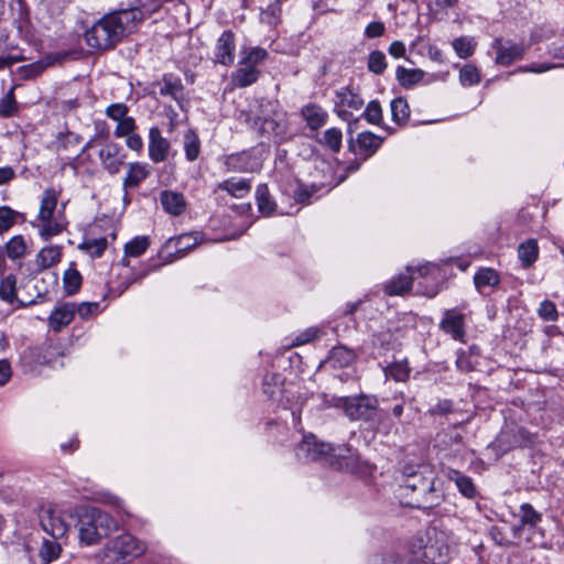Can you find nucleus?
Listing matches in <instances>:
<instances>
[{
  "mask_svg": "<svg viewBox=\"0 0 564 564\" xmlns=\"http://www.w3.org/2000/svg\"><path fill=\"white\" fill-rule=\"evenodd\" d=\"M77 529L82 543L96 544L107 536L113 528L112 518L99 508L85 507L78 510Z\"/></svg>",
  "mask_w": 564,
  "mask_h": 564,
  "instance_id": "obj_4",
  "label": "nucleus"
},
{
  "mask_svg": "<svg viewBox=\"0 0 564 564\" xmlns=\"http://www.w3.org/2000/svg\"><path fill=\"white\" fill-rule=\"evenodd\" d=\"M63 282L65 293L73 295L80 289L83 278L78 270L69 268L64 272Z\"/></svg>",
  "mask_w": 564,
  "mask_h": 564,
  "instance_id": "obj_40",
  "label": "nucleus"
},
{
  "mask_svg": "<svg viewBox=\"0 0 564 564\" xmlns=\"http://www.w3.org/2000/svg\"><path fill=\"white\" fill-rule=\"evenodd\" d=\"M387 66L388 64L383 52L378 50L370 52L367 62V68L369 72L376 75H381L387 69Z\"/></svg>",
  "mask_w": 564,
  "mask_h": 564,
  "instance_id": "obj_44",
  "label": "nucleus"
},
{
  "mask_svg": "<svg viewBox=\"0 0 564 564\" xmlns=\"http://www.w3.org/2000/svg\"><path fill=\"white\" fill-rule=\"evenodd\" d=\"M170 142L165 139L158 127H152L149 131V156L154 163H161L166 160L170 151Z\"/></svg>",
  "mask_w": 564,
  "mask_h": 564,
  "instance_id": "obj_16",
  "label": "nucleus"
},
{
  "mask_svg": "<svg viewBox=\"0 0 564 564\" xmlns=\"http://www.w3.org/2000/svg\"><path fill=\"white\" fill-rule=\"evenodd\" d=\"M319 186L316 184L306 185L303 183H297V186L294 191V199L300 204H310L311 198L317 191Z\"/></svg>",
  "mask_w": 564,
  "mask_h": 564,
  "instance_id": "obj_49",
  "label": "nucleus"
},
{
  "mask_svg": "<svg viewBox=\"0 0 564 564\" xmlns=\"http://www.w3.org/2000/svg\"><path fill=\"white\" fill-rule=\"evenodd\" d=\"M0 299L9 304L18 303L19 307L35 304L36 301L23 302L17 297V278L9 274L0 281Z\"/></svg>",
  "mask_w": 564,
  "mask_h": 564,
  "instance_id": "obj_20",
  "label": "nucleus"
},
{
  "mask_svg": "<svg viewBox=\"0 0 564 564\" xmlns=\"http://www.w3.org/2000/svg\"><path fill=\"white\" fill-rule=\"evenodd\" d=\"M362 116L368 122L372 124H379L380 121L382 120V109L379 101H370L367 105Z\"/></svg>",
  "mask_w": 564,
  "mask_h": 564,
  "instance_id": "obj_55",
  "label": "nucleus"
},
{
  "mask_svg": "<svg viewBox=\"0 0 564 564\" xmlns=\"http://www.w3.org/2000/svg\"><path fill=\"white\" fill-rule=\"evenodd\" d=\"M301 117L312 131H317L324 127L328 119V113L317 104H307L301 108Z\"/></svg>",
  "mask_w": 564,
  "mask_h": 564,
  "instance_id": "obj_17",
  "label": "nucleus"
},
{
  "mask_svg": "<svg viewBox=\"0 0 564 564\" xmlns=\"http://www.w3.org/2000/svg\"><path fill=\"white\" fill-rule=\"evenodd\" d=\"M386 31V26L380 21L370 22L365 30V35L369 39H376L382 36Z\"/></svg>",
  "mask_w": 564,
  "mask_h": 564,
  "instance_id": "obj_64",
  "label": "nucleus"
},
{
  "mask_svg": "<svg viewBox=\"0 0 564 564\" xmlns=\"http://www.w3.org/2000/svg\"><path fill=\"white\" fill-rule=\"evenodd\" d=\"M316 141L337 153L341 149L343 133L338 128H329L323 133V137L318 138Z\"/></svg>",
  "mask_w": 564,
  "mask_h": 564,
  "instance_id": "obj_37",
  "label": "nucleus"
},
{
  "mask_svg": "<svg viewBox=\"0 0 564 564\" xmlns=\"http://www.w3.org/2000/svg\"><path fill=\"white\" fill-rule=\"evenodd\" d=\"M386 373L395 381H405L410 375V368L406 361H395L387 367Z\"/></svg>",
  "mask_w": 564,
  "mask_h": 564,
  "instance_id": "obj_50",
  "label": "nucleus"
},
{
  "mask_svg": "<svg viewBox=\"0 0 564 564\" xmlns=\"http://www.w3.org/2000/svg\"><path fill=\"white\" fill-rule=\"evenodd\" d=\"M371 564H421L412 556L409 555H400L398 553H388L382 556H375L371 560Z\"/></svg>",
  "mask_w": 564,
  "mask_h": 564,
  "instance_id": "obj_42",
  "label": "nucleus"
},
{
  "mask_svg": "<svg viewBox=\"0 0 564 564\" xmlns=\"http://www.w3.org/2000/svg\"><path fill=\"white\" fill-rule=\"evenodd\" d=\"M128 111H129V108L127 105L118 102V104H111L110 106H108L106 109V115L110 119L118 122L119 120L127 118Z\"/></svg>",
  "mask_w": 564,
  "mask_h": 564,
  "instance_id": "obj_61",
  "label": "nucleus"
},
{
  "mask_svg": "<svg viewBox=\"0 0 564 564\" xmlns=\"http://www.w3.org/2000/svg\"><path fill=\"white\" fill-rule=\"evenodd\" d=\"M235 51H236V36L235 33L230 30H226L218 37L215 52H214V61L215 63L221 64L224 66H230L235 61Z\"/></svg>",
  "mask_w": 564,
  "mask_h": 564,
  "instance_id": "obj_13",
  "label": "nucleus"
},
{
  "mask_svg": "<svg viewBox=\"0 0 564 564\" xmlns=\"http://www.w3.org/2000/svg\"><path fill=\"white\" fill-rule=\"evenodd\" d=\"M102 167L110 174H118L124 164L126 153L122 147L112 141H107L98 153Z\"/></svg>",
  "mask_w": 564,
  "mask_h": 564,
  "instance_id": "obj_12",
  "label": "nucleus"
},
{
  "mask_svg": "<svg viewBox=\"0 0 564 564\" xmlns=\"http://www.w3.org/2000/svg\"><path fill=\"white\" fill-rule=\"evenodd\" d=\"M147 551L144 542L131 533H121L106 542L96 552L95 561L98 564H130Z\"/></svg>",
  "mask_w": 564,
  "mask_h": 564,
  "instance_id": "obj_3",
  "label": "nucleus"
},
{
  "mask_svg": "<svg viewBox=\"0 0 564 564\" xmlns=\"http://www.w3.org/2000/svg\"><path fill=\"white\" fill-rule=\"evenodd\" d=\"M539 248L535 240L530 239L519 246L518 254L523 267H530L538 259Z\"/></svg>",
  "mask_w": 564,
  "mask_h": 564,
  "instance_id": "obj_39",
  "label": "nucleus"
},
{
  "mask_svg": "<svg viewBox=\"0 0 564 564\" xmlns=\"http://www.w3.org/2000/svg\"><path fill=\"white\" fill-rule=\"evenodd\" d=\"M76 314L75 303H64L56 307L50 315L48 323L54 332H59L63 327L67 326Z\"/></svg>",
  "mask_w": 564,
  "mask_h": 564,
  "instance_id": "obj_19",
  "label": "nucleus"
},
{
  "mask_svg": "<svg viewBox=\"0 0 564 564\" xmlns=\"http://www.w3.org/2000/svg\"><path fill=\"white\" fill-rule=\"evenodd\" d=\"M20 214L8 206L0 207V235L7 232L15 223Z\"/></svg>",
  "mask_w": 564,
  "mask_h": 564,
  "instance_id": "obj_52",
  "label": "nucleus"
},
{
  "mask_svg": "<svg viewBox=\"0 0 564 564\" xmlns=\"http://www.w3.org/2000/svg\"><path fill=\"white\" fill-rule=\"evenodd\" d=\"M440 328L452 336L453 339L464 341L465 316L455 310H446L440 323Z\"/></svg>",
  "mask_w": 564,
  "mask_h": 564,
  "instance_id": "obj_14",
  "label": "nucleus"
},
{
  "mask_svg": "<svg viewBox=\"0 0 564 564\" xmlns=\"http://www.w3.org/2000/svg\"><path fill=\"white\" fill-rule=\"evenodd\" d=\"M150 175L149 165L145 163L133 162L128 164V172L123 178L122 186L127 191L135 188Z\"/></svg>",
  "mask_w": 564,
  "mask_h": 564,
  "instance_id": "obj_21",
  "label": "nucleus"
},
{
  "mask_svg": "<svg viewBox=\"0 0 564 564\" xmlns=\"http://www.w3.org/2000/svg\"><path fill=\"white\" fill-rule=\"evenodd\" d=\"M39 521L42 530L51 538L62 539L67 532V524L63 519L62 511L55 506L41 507Z\"/></svg>",
  "mask_w": 564,
  "mask_h": 564,
  "instance_id": "obj_9",
  "label": "nucleus"
},
{
  "mask_svg": "<svg viewBox=\"0 0 564 564\" xmlns=\"http://www.w3.org/2000/svg\"><path fill=\"white\" fill-rule=\"evenodd\" d=\"M458 538L441 524L430 527L416 535L410 545V554L421 564H445L456 553Z\"/></svg>",
  "mask_w": 564,
  "mask_h": 564,
  "instance_id": "obj_2",
  "label": "nucleus"
},
{
  "mask_svg": "<svg viewBox=\"0 0 564 564\" xmlns=\"http://www.w3.org/2000/svg\"><path fill=\"white\" fill-rule=\"evenodd\" d=\"M254 197L258 210L263 216L269 217L275 213L278 205L267 184L262 183L257 186Z\"/></svg>",
  "mask_w": 564,
  "mask_h": 564,
  "instance_id": "obj_22",
  "label": "nucleus"
},
{
  "mask_svg": "<svg viewBox=\"0 0 564 564\" xmlns=\"http://www.w3.org/2000/svg\"><path fill=\"white\" fill-rule=\"evenodd\" d=\"M332 444L319 441L314 434L303 435L295 447V457L301 463L318 462L326 465Z\"/></svg>",
  "mask_w": 564,
  "mask_h": 564,
  "instance_id": "obj_8",
  "label": "nucleus"
},
{
  "mask_svg": "<svg viewBox=\"0 0 564 564\" xmlns=\"http://www.w3.org/2000/svg\"><path fill=\"white\" fill-rule=\"evenodd\" d=\"M459 80L463 86H473L480 82V74L476 66L467 64L459 72Z\"/></svg>",
  "mask_w": 564,
  "mask_h": 564,
  "instance_id": "obj_51",
  "label": "nucleus"
},
{
  "mask_svg": "<svg viewBox=\"0 0 564 564\" xmlns=\"http://www.w3.org/2000/svg\"><path fill=\"white\" fill-rule=\"evenodd\" d=\"M85 41L91 48L109 50L120 42L121 37L108 17L104 15L85 32Z\"/></svg>",
  "mask_w": 564,
  "mask_h": 564,
  "instance_id": "obj_7",
  "label": "nucleus"
},
{
  "mask_svg": "<svg viewBox=\"0 0 564 564\" xmlns=\"http://www.w3.org/2000/svg\"><path fill=\"white\" fill-rule=\"evenodd\" d=\"M318 334H319L318 328L310 327L295 337V339L293 340V346H301V345L307 344V343L314 340L315 338H317Z\"/></svg>",
  "mask_w": 564,
  "mask_h": 564,
  "instance_id": "obj_62",
  "label": "nucleus"
},
{
  "mask_svg": "<svg viewBox=\"0 0 564 564\" xmlns=\"http://www.w3.org/2000/svg\"><path fill=\"white\" fill-rule=\"evenodd\" d=\"M499 283V273L491 268H480L474 275V284L478 291L485 286H497Z\"/></svg>",
  "mask_w": 564,
  "mask_h": 564,
  "instance_id": "obj_33",
  "label": "nucleus"
},
{
  "mask_svg": "<svg viewBox=\"0 0 564 564\" xmlns=\"http://www.w3.org/2000/svg\"><path fill=\"white\" fill-rule=\"evenodd\" d=\"M245 122L259 135H283L286 132L285 112L278 109V105L265 101L260 105L257 115L241 112Z\"/></svg>",
  "mask_w": 564,
  "mask_h": 564,
  "instance_id": "obj_5",
  "label": "nucleus"
},
{
  "mask_svg": "<svg viewBox=\"0 0 564 564\" xmlns=\"http://www.w3.org/2000/svg\"><path fill=\"white\" fill-rule=\"evenodd\" d=\"M332 406L343 409L350 421H373L378 410V399L375 395L359 394L352 397H332Z\"/></svg>",
  "mask_w": 564,
  "mask_h": 564,
  "instance_id": "obj_6",
  "label": "nucleus"
},
{
  "mask_svg": "<svg viewBox=\"0 0 564 564\" xmlns=\"http://www.w3.org/2000/svg\"><path fill=\"white\" fill-rule=\"evenodd\" d=\"M401 491L409 498L406 505L417 509L436 507L444 499L443 481L429 464L405 466Z\"/></svg>",
  "mask_w": 564,
  "mask_h": 564,
  "instance_id": "obj_1",
  "label": "nucleus"
},
{
  "mask_svg": "<svg viewBox=\"0 0 564 564\" xmlns=\"http://www.w3.org/2000/svg\"><path fill=\"white\" fill-rule=\"evenodd\" d=\"M279 379L280 377L276 373L268 372L263 376L262 389L268 397L273 398L275 395L280 382Z\"/></svg>",
  "mask_w": 564,
  "mask_h": 564,
  "instance_id": "obj_58",
  "label": "nucleus"
},
{
  "mask_svg": "<svg viewBox=\"0 0 564 564\" xmlns=\"http://www.w3.org/2000/svg\"><path fill=\"white\" fill-rule=\"evenodd\" d=\"M59 539L44 538L39 550V557L42 564H50L57 560L62 552Z\"/></svg>",
  "mask_w": 564,
  "mask_h": 564,
  "instance_id": "obj_26",
  "label": "nucleus"
},
{
  "mask_svg": "<svg viewBox=\"0 0 564 564\" xmlns=\"http://www.w3.org/2000/svg\"><path fill=\"white\" fill-rule=\"evenodd\" d=\"M54 58L47 56L44 59L31 63L29 65H24L20 68L21 76L23 79H32L41 75L48 66L54 63Z\"/></svg>",
  "mask_w": 564,
  "mask_h": 564,
  "instance_id": "obj_38",
  "label": "nucleus"
},
{
  "mask_svg": "<svg viewBox=\"0 0 564 564\" xmlns=\"http://www.w3.org/2000/svg\"><path fill=\"white\" fill-rule=\"evenodd\" d=\"M542 520V514L539 513L530 503H522L520 506V525L512 527V534L519 538L522 528L525 525L535 527Z\"/></svg>",
  "mask_w": 564,
  "mask_h": 564,
  "instance_id": "obj_24",
  "label": "nucleus"
},
{
  "mask_svg": "<svg viewBox=\"0 0 564 564\" xmlns=\"http://www.w3.org/2000/svg\"><path fill=\"white\" fill-rule=\"evenodd\" d=\"M218 188L221 191H226L234 197L241 198L250 192L251 184H250L249 180L230 178V180H226V181L221 182L220 184H218Z\"/></svg>",
  "mask_w": 564,
  "mask_h": 564,
  "instance_id": "obj_29",
  "label": "nucleus"
},
{
  "mask_svg": "<svg viewBox=\"0 0 564 564\" xmlns=\"http://www.w3.org/2000/svg\"><path fill=\"white\" fill-rule=\"evenodd\" d=\"M197 245V238L192 234H185L176 239L175 247L177 251L189 250Z\"/></svg>",
  "mask_w": 564,
  "mask_h": 564,
  "instance_id": "obj_63",
  "label": "nucleus"
},
{
  "mask_svg": "<svg viewBox=\"0 0 564 564\" xmlns=\"http://www.w3.org/2000/svg\"><path fill=\"white\" fill-rule=\"evenodd\" d=\"M160 203L164 212L172 216H180L186 209V200L182 193L164 189L160 194Z\"/></svg>",
  "mask_w": 564,
  "mask_h": 564,
  "instance_id": "obj_18",
  "label": "nucleus"
},
{
  "mask_svg": "<svg viewBox=\"0 0 564 564\" xmlns=\"http://www.w3.org/2000/svg\"><path fill=\"white\" fill-rule=\"evenodd\" d=\"M111 24L119 32V36L122 39L127 31H130L135 23L143 20V13L139 7L132 6L129 8H120L108 14Z\"/></svg>",
  "mask_w": 564,
  "mask_h": 564,
  "instance_id": "obj_11",
  "label": "nucleus"
},
{
  "mask_svg": "<svg viewBox=\"0 0 564 564\" xmlns=\"http://www.w3.org/2000/svg\"><path fill=\"white\" fill-rule=\"evenodd\" d=\"M259 77L260 70L257 67L240 65V67L232 73L231 79L235 86L245 88L254 84Z\"/></svg>",
  "mask_w": 564,
  "mask_h": 564,
  "instance_id": "obj_27",
  "label": "nucleus"
},
{
  "mask_svg": "<svg viewBox=\"0 0 564 564\" xmlns=\"http://www.w3.org/2000/svg\"><path fill=\"white\" fill-rule=\"evenodd\" d=\"M184 150L186 159L191 162L195 161L199 155L200 142L193 130H188L184 135Z\"/></svg>",
  "mask_w": 564,
  "mask_h": 564,
  "instance_id": "obj_41",
  "label": "nucleus"
},
{
  "mask_svg": "<svg viewBox=\"0 0 564 564\" xmlns=\"http://www.w3.org/2000/svg\"><path fill=\"white\" fill-rule=\"evenodd\" d=\"M355 360L356 354L352 349L337 346L329 351L326 362L333 368H344L350 366Z\"/></svg>",
  "mask_w": 564,
  "mask_h": 564,
  "instance_id": "obj_23",
  "label": "nucleus"
},
{
  "mask_svg": "<svg viewBox=\"0 0 564 564\" xmlns=\"http://www.w3.org/2000/svg\"><path fill=\"white\" fill-rule=\"evenodd\" d=\"M382 141V138L369 131L359 133L357 138L360 149L366 151L365 159L372 155L380 148Z\"/></svg>",
  "mask_w": 564,
  "mask_h": 564,
  "instance_id": "obj_35",
  "label": "nucleus"
},
{
  "mask_svg": "<svg viewBox=\"0 0 564 564\" xmlns=\"http://www.w3.org/2000/svg\"><path fill=\"white\" fill-rule=\"evenodd\" d=\"M7 256L12 259H20L24 256L26 250L25 240L22 236L18 235L12 237L4 246Z\"/></svg>",
  "mask_w": 564,
  "mask_h": 564,
  "instance_id": "obj_43",
  "label": "nucleus"
},
{
  "mask_svg": "<svg viewBox=\"0 0 564 564\" xmlns=\"http://www.w3.org/2000/svg\"><path fill=\"white\" fill-rule=\"evenodd\" d=\"M135 128L137 126L134 119L132 117H127L118 121V124L115 130V135L118 138L127 137L133 133Z\"/></svg>",
  "mask_w": 564,
  "mask_h": 564,
  "instance_id": "obj_59",
  "label": "nucleus"
},
{
  "mask_svg": "<svg viewBox=\"0 0 564 564\" xmlns=\"http://www.w3.org/2000/svg\"><path fill=\"white\" fill-rule=\"evenodd\" d=\"M62 252L57 246H48L39 251L35 258L39 270L48 269L61 261Z\"/></svg>",
  "mask_w": 564,
  "mask_h": 564,
  "instance_id": "obj_28",
  "label": "nucleus"
},
{
  "mask_svg": "<svg viewBox=\"0 0 564 564\" xmlns=\"http://www.w3.org/2000/svg\"><path fill=\"white\" fill-rule=\"evenodd\" d=\"M538 313L542 319L547 322H554L558 316L555 304L549 300H545L540 304Z\"/></svg>",
  "mask_w": 564,
  "mask_h": 564,
  "instance_id": "obj_57",
  "label": "nucleus"
},
{
  "mask_svg": "<svg viewBox=\"0 0 564 564\" xmlns=\"http://www.w3.org/2000/svg\"><path fill=\"white\" fill-rule=\"evenodd\" d=\"M57 206V193L54 188H47L44 191L40 212L39 219L40 220H48L50 218H54V210Z\"/></svg>",
  "mask_w": 564,
  "mask_h": 564,
  "instance_id": "obj_30",
  "label": "nucleus"
},
{
  "mask_svg": "<svg viewBox=\"0 0 564 564\" xmlns=\"http://www.w3.org/2000/svg\"><path fill=\"white\" fill-rule=\"evenodd\" d=\"M337 95V98L339 99V102L341 105H345L351 109H355V110H358L362 107L364 105V100L362 98L352 93L349 88L345 87V88H341L340 90H338L336 93Z\"/></svg>",
  "mask_w": 564,
  "mask_h": 564,
  "instance_id": "obj_47",
  "label": "nucleus"
},
{
  "mask_svg": "<svg viewBox=\"0 0 564 564\" xmlns=\"http://www.w3.org/2000/svg\"><path fill=\"white\" fill-rule=\"evenodd\" d=\"M240 65L251 67H257L260 63H262L268 57V52L259 46L248 47L245 46L240 51Z\"/></svg>",
  "mask_w": 564,
  "mask_h": 564,
  "instance_id": "obj_32",
  "label": "nucleus"
},
{
  "mask_svg": "<svg viewBox=\"0 0 564 564\" xmlns=\"http://www.w3.org/2000/svg\"><path fill=\"white\" fill-rule=\"evenodd\" d=\"M358 454L347 445H333L326 465L336 470L354 473L358 468Z\"/></svg>",
  "mask_w": 564,
  "mask_h": 564,
  "instance_id": "obj_10",
  "label": "nucleus"
},
{
  "mask_svg": "<svg viewBox=\"0 0 564 564\" xmlns=\"http://www.w3.org/2000/svg\"><path fill=\"white\" fill-rule=\"evenodd\" d=\"M158 85L160 95L170 96L176 101L183 98L184 86L180 78L172 75H164Z\"/></svg>",
  "mask_w": 564,
  "mask_h": 564,
  "instance_id": "obj_25",
  "label": "nucleus"
},
{
  "mask_svg": "<svg viewBox=\"0 0 564 564\" xmlns=\"http://www.w3.org/2000/svg\"><path fill=\"white\" fill-rule=\"evenodd\" d=\"M18 104L14 97V87L0 99V117L9 118L17 113Z\"/></svg>",
  "mask_w": 564,
  "mask_h": 564,
  "instance_id": "obj_46",
  "label": "nucleus"
},
{
  "mask_svg": "<svg viewBox=\"0 0 564 564\" xmlns=\"http://www.w3.org/2000/svg\"><path fill=\"white\" fill-rule=\"evenodd\" d=\"M108 246L106 238L93 239L85 241L82 246L91 257L99 258L105 252Z\"/></svg>",
  "mask_w": 564,
  "mask_h": 564,
  "instance_id": "obj_54",
  "label": "nucleus"
},
{
  "mask_svg": "<svg viewBox=\"0 0 564 564\" xmlns=\"http://www.w3.org/2000/svg\"><path fill=\"white\" fill-rule=\"evenodd\" d=\"M412 285V276L408 274H399L384 285V292L388 295H403L410 291Z\"/></svg>",
  "mask_w": 564,
  "mask_h": 564,
  "instance_id": "obj_34",
  "label": "nucleus"
},
{
  "mask_svg": "<svg viewBox=\"0 0 564 564\" xmlns=\"http://www.w3.org/2000/svg\"><path fill=\"white\" fill-rule=\"evenodd\" d=\"M395 77L403 88H411L423 79L424 72L420 68L409 69L398 66Z\"/></svg>",
  "mask_w": 564,
  "mask_h": 564,
  "instance_id": "obj_31",
  "label": "nucleus"
},
{
  "mask_svg": "<svg viewBox=\"0 0 564 564\" xmlns=\"http://www.w3.org/2000/svg\"><path fill=\"white\" fill-rule=\"evenodd\" d=\"M149 245L148 237H135L124 246V252L130 257H139L147 251Z\"/></svg>",
  "mask_w": 564,
  "mask_h": 564,
  "instance_id": "obj_48",
  "label": "nucleus"
},
{
  "mask_svg": "<svg viewBox=\"0 0 564 564\" xmlns=\"http://www.w3.org/2000/svg\"><path fill=\"white\" fill-rule=\"evenodd\" d=\"M492 47L497 51V64L502 66H508L514 61L521 59L524 53L522 45L511 42L503 43L501 39H496Z\"/></svg>",
  "mask_w": 564,
  "mask_h": 564,
  "instance_id": "obj_15",
  "label": "nucleus"
},
{
  "mask_svg": "<svg viewBox=\"0 0 564 564\" xmlns=\"http://www.w3.org/2000/svg\"><path fill=\"white\" fill-rule=\"evenodd\" d=\"M453 48L460 58H468L476 48V42L467 36H460L453 41Z\"/></svg>",
  "mask_w": 564,
  "mask_h": 564,
  "instance_id": "obj_45",
  "label": "nucleus"
},
{
  "mask_svg": "<svg viewBox=\"0 0 564 564\" xmlns=\"http://www.w3.org/2000/svg\"><path fill=\"white\" fill-rule=\"evenodd\" d=\"M281 7L279 4L269 6L262 13L261 19L269 25H276L281 18Z\"/></svg>",
  "mask_w": 564,
  "mask_h": 564,
  "instance_id": "obj_60",
  "label": "nucleus"
},
{
  "mask_svg": "<svg viewBox=\"0 0 564 564\" xmlns=\"http://www.w3.org/2000/svg\"><path fill=\"white\" fill-rule=\"evenodd\" d=\"M455 484L462 495H464L466 498H474L476 496V487L469 477L456 473Z\"/></svg>",
  "mask_w": 564,
  "mask_h": 564,
  "instance_id": "obj_53",
  "label": "nucleus"
},
{
  "mask_svg": "<svg viewBox=\"0 0 564 564\" xmlns=\"http://www.w3.org/2000/svg\"><path fill=\"white\" fill-rule=\"evenodd\" d=\"M392 120L402 126L405 124L410 118V107L408 101L402 98H395L390 104Z\"/></svg>",
  "mask_w": 564,
  "mask_h": 564,
  "instance_id": "obj_36",
  "label": "nucleus"
},
{
  "mask_svg": "<svg viewBox=\"0 0 564 564\" xmlns=\"http://www.w3.org/2000/svg\"><path fill=\"white\" fill-rule=\"evenodd\" d=\"M43 226L40 230V234L43 239L48 240L53 236L58 235L64 230V226L56 221L54 218H50L48 220H41Z\"/></svg>",
  "mask_w": 564,
  "mask_h": 564,
  "instance_id": "obj_56",
  "label": "nucleus"
}]
</instances>
